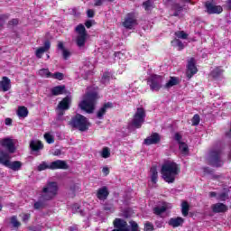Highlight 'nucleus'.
I'll return each mask as SVG.
<instances>
[{
  "label": "nucleus",
  "mask_w": 231,
  "mask_h": 231,
  "mask_svg": "<svg viewBox=\"0 0 231 231\" xmlns=\"http://www.w3.org/2000/svg\"><path fill=\"white\" fill-rule=\"evenodd\" d=\"M180 165L172 161H167L162 166V178L166 183H174L178 174H180Z\"/></svg>",
  "instance_id": "nucleus-1"
},
{
  "label": "nucleus",
  "mask_w": 231,
  "mask_h": 231,
  "mask_svg": "<svg viewBox=\"0 0 231 231\" xmlns=\"http://www.w3.org/2000/svg\"><path fill=\"white\" fill-rule=\"evenodd\" d=\"M97 100H98V95H97V92H87L79 102V107L81 108L82 111L91 114L95 111Z\"/></svg>",
  "instance_id": "nucleus-2"
},
{
  "label": "nucleus",
  "mask_w": 231,
  "mask_h": 231,
  "mask_svg": "<svg viewBox=\"0 0 231 231\" xmlns=\"http://www.w3.org/2000/svg\"><path fill=\"white\" fill-rule=\"evenodd\" d=\"M116 229L112 231H141L140 226L135 221L131 220L129 222V226L127 222L122 218H116L113 222Z\"/></svg>",
  "instance_id": "nucleus-3"
},
{
  "label": "nucleus",
  "mask_w": 231,
  "mask_h": 231,
  "mask_svg": "<svg viewBox=\"0 0 231 231\" xmlns=\"http://www.w3.org/2000/svg\"><path fill=\"white\" fill-rule=\"evenodd\" d=\"M42 199L45 201H51L57 198L59 194V184L57 182H49L42 189Z\"/></svg>",
  "instance_id": "nucleus-4"
},
{
  "label": "nucleus",
  "mask_w": 231,
  "mask_h": 231,
  "mask_svg": "<svg viewBox=\"0 0 231 231\" xmlns=\"http://www.w3.org/2000/svg\"><path fill=\"white\" fill-rule=\"evenodd\" d=\"M70 125L79 131L84 132L89 129V120L82 115H76L70 121Z\"/></svg>",
  "instance_id": "nucleus-5"
},
{
  "label": "nucleus",
  "mask_w": 231,
  "mask_h": 231,
  "mask_svg": "<svg viewBox=\"0 0 231 231\" xmlns=\"http://www.w3.org/2000/svg\"><path fill=\"white\" fill-rule=\"evenodd\" d=\"M10 154L0 151V164L5 165V167H8L12 169V171H21V167H23V163L19 161L10 162Z\"/></svg>",
  "instance_id": "nucleus-6"
},
{
  "label": "nucleus",
  "mask_w": 231,
  "mask_h": 231,
  "mask_svg": "<svg viewBox=\"0 0 231 231\" xmlns=\"http://www.w3.org/2000/svg\"><path fill=\"white\" fill-rule=\"evenodd\" d=\"M143 122H145V109H143V107H138L134 115L130 125L135 129H140L143 125Z\"/></svg>",
  "instance_id": "nucleus-7"
},
{
  "label": "nucleus",
  "mask_w": 231,
  "mask_h": 231,
  "mask_svg": "<svg viewBox=\"0 0 231 231\" xmlns=\"http://www.w3.org/2000/svg\"><path fill=\"white\" fill-rule=\"evenodd\" d=\"M76 44L79 48H84L86 46V41L88 39V32H86V27L80 24L76 27Z\"/></svg>",
  "instance_id": "nucleus-8"
},
{
  "label": "nucleus",
  "mask_w": 231,
  "mask_h": 231,
  "mask_svg": "<svg viewBox=\"0 0 231 231\" xmlns=\"http://www.w3.org/2000/svg\"><path fill=\"white\" fill-rule=\"evenodd\" d=\"M162 82H163V79L160 76H152L148 80V84L152 91H159L162 88Z\"/></svg>",
  "instance_id": "nucleus-9"
},
{
  "label": "nucleus",
  "mask_w": 231,
  "mask_h": 231,
  "mask_svg": "<svg viewBox=\"0 0 231 231\" xmlns=\"http://www.w3.org/2000/svg\"><path fill=\"white\" fill-rule=\"evenodd\" d=\"M196 73H198V67H196V60H194V58H190L189 60H188L186 75L188 79H192V77H194Z\"/></svg>",
  "instance_id": "nucleus-10"
},
{
  "label": "nucleus",
  "mask_w": 231,
  "mask_h": 231,
  "mask_svg": "<svg viewBox=\"0 0 231 231\" xmlns=\"http://www.w3.org/2000/svg\"><path fill=\"white\" fill-rule=\"evenodd\" d=\"M160 140H162L160 134L153 133L144 140V143L145 145H154L160 143Z\"/></svg>",
  "instance_id": "nucleus-11"
},
{
  "label": "nucleus",
  "mask_w": 231,
  "mask_h": 231,
  "mask_svg": "<svg viewBox=\"0 0 231 231\" xmlns=\"http://www.w3.org/2000/svg\"><path fill=\"white\" fill-rule=\"evenodd\" d=\"M0 143L3 147L7 148L9 152H15V146L14 145V141L12 139H0Z\"/></svg>",
  "instance_id": "nucleus-12"
},
{
  "label": "nucleus",
  "mask_w": 231,
  "mask_h": 231,
  "mask_svg": "<svg viewBox=\"0 0 231 231\" xmlns=\"http://www.w3.org/2000/svg\"><path fill=\"white\" fill-rule=\"evenodd\" d=\"M51 171H55L57 169H68V163L66 161L57 160L50 162Z\"/></svg>",
  "instance_id": "nucleus-13"
},
{
  "label": "nucleus",
  "mask_w": 231,
  "mask_h": 231,
  "mask_svg": "<svg viewBox=\"0 0 231 231\" xmlns=\"http://www.w3.org/2000/svg\"><path fill=\"white\" fill-rule=\"evenodd\" d=\"M135 24H136V18L133 14H128L125 22L123 23V26H125V28H129L130 30L132 28H134Z\"/></svg>",
  "instance_id": "nucleus-14"
},
{
  "label": "nucleus",
  "mask_w": 231,
  "mask_h": 231,
  "mask_svg": "<svg viewBox=\"0 0 231 231\" xmlns=\"http://www.w3.org/2000/svg\"><path fill=\"white\" fill-rule=\"evenodd\" d=\"M212 211L216 214H221L228 211V206L223 203H216L211 206Z\"/></svg>",
  "instance_id": "nucleus-15"
},
{
  "label": "nucleus",
  "mask_w": 231,
  "mask_h": 231,
  "mask_svg": "<svg viewBox=\"0 0 231 231\" xmlns=\"http://www.w3.org/2000/svg\"><path fill=\"white\" fill-rule=\"evenodd\" d=\"M71 105V98L69 97H64L58 105V111H67Z\"/></svg>",
  "instance_id": "nucleus-16"
},
{
  "label": "nucleus",
  "mask_w": 231,
  "mask_h": 231,
  "mask_svg": "<svg viewBox=\"0 0 231 231\" xmlns=\"http://www.w3.org/2000/svg\"><path fill=\"white\" fill-rule=\"evenodd\" d=\"M171 208H172V204L164 202L162 206L154 208V214L160 216V214H163V212H167V210H171Z\"/></svg>",
  "instance_id": "nucleus-17"
},
{
  "label": "nucleus",
  "mask_w": 231,
  "mask_h": 231,
  "mask_svg": "<svg viewBox=\"0 0 231 231\" xmlns=\"http://www.w3.org/2000/svg\"><path fill=\"white\" fill-rule=\"evenodd\" d=\"M208 14H221L223 7L221 5H215L214 4H206Z\"/></svg>",
  "instance_id": "nucleus-18"
},
{
  "label": "nucleus",
  "mask_w": 231,
  "mask_h": 231,
  "mask_svg": "<svg viewBox=\"0 0 231 231\" xmlns=\"http://www.w3.org/2000/svg\"><path fill=\"white\" fill-rule=\"evenodd\" d=\"M51 44L50 42H46L44 43L43 47H40L35 51V55L37 57V59H42V55H44V53H46V51H48V50H50Z\"/></svg>",
  "instance_id": "nucleus-19"
},
{
  "label": "nucleus",
  "mask_w": 231,
  "mask_h": 231,
  "mask_svg": "<svg viewBox=\"0 0 231 231\" xmlns=\"http://www.w3.org/2000/svg\"><path fill=\"white\" fill-rule=\"evenodd\" d=\"M211 77L217 81L223 80V69L220 68L214 69L211 72Z\"/></svg>",
  "instance_id": "nucleus-20"
},
{
  "label": "nucleus",
  "mask_w": 231,
  "mask_h": 231,
  "mask_svg": "<svg viewBox=\"0 0 231 231\" xmlns=\"http://www.w3.org/2000/svg\"><path fill=\"white\" fill-rule=\"evenodd\" d=\"M184 221L185 220L181 217H177L171 218L169 220V225L171 226H173V228H177V226H181Z\"/></svg>",
  "instance_id": "nucleus-21"
},
{
  "label": "nucleus",
  "mask_w": 231,
  "mask_h": 231,
  "mask_svg": "<svg viewBox=\"0 0 231 231\" xmlns=\"http://www.w3.org/2000/svg\"><path fill=\"white\" fill-rule=\"evenodd\" d=\"M113 105L111 103L105 104L97 113V118H104V115H106L107 109H111Z\"/></svg>",
  "instance_id": "nucleus-22"
},
{
  "label": "nucleus",
  "mask_w": 231,
  "mask_h": 231,
  "mask_svg": "<svg viewBox=\"0 0 231 231\" xmlns=\"http://www.w3.org/2000/svg\"><path fill=\"white\" fill-rule=\"evenodd\" d=\"M0 86L3 91H9L10 88H12L10 79H8L7 77H4L0 81Z\"/></svg>",
  "instance_id": "nucleus-23"
},
{
  "label": "nucleus",
  "mask_w": 231,
  "mask_h": 231,
  "mask_svg": "<svg viewBox=\"0 0 231 231\" xmlns=\"http://www.w3.org/2000/svg\"><path fill=\"white\" fill-rule=\"evenodd\" d=\"M58 48L59 50H61L63 59H65V60H68V59L71 57V52L68 49H64V43H62V42H59Z\"/></svg>",
  "instance_id": "nucleus-24"
},
{
  "label": "nucleus",
  "mask_w": 231,
  "mask_h": 231,
  "mask_svg": "<svg viewBox=\"0 0 231 231\" xmlns=\"http://www.w3.org/2000/svg\"><path fill=\"white\" fill-rule=\"evenodd\" d=\"M98 199L104 200L109 196V191L107 190V188L103 187L97 190V194Z\"/></svg>",
  "instance_id": "nucleus-25"
},
{
  "label": "nucleus",
  "mask_w": 231,
  "mask_h": 231,
  "mask_svg": "<svg viewBox=\"0 0 231 231\" xmlns=\"http://www.w3.org/2000/svg\"><path fill=\"white\" fill-rule=\"evenodd\" d=\"M212 161L211 163L214 167H221L223 165V162L219 160V153H211Z\"/></svg>",
  "instance_id": "nucleus-26"
},
{
  "label": "nucleus",
  "mask_w": 231,
  "mask_h": 231,
  "mask_svg": "<svg viewBox=\"0 0 231 231\" xmlns=\"http://www.w3.org/2000/svg\"><path fill=\"white\" fill-rule=\"evenodd\" d=\"M30 147L32 151H41L42 149V143L39 140L31 141Z\"/></svg>",
  "instance_id": "nucleus-27"
},
{
  "label": "nucleus",
  "mask_w": 231,
  "mask_h": 231,
  "mask_svg": "<svg viewBox=\"0 0 231 231\" xmlns=\"http://www.w3.org/2000/svg\"><path fill=\"white\" fill-rule=\"evenodd\" d=\"M178 84H180V79L176 77H171L168 82L166 83L165 88H170L173 86H178Z\"/></svg>",
  "instance_id": "nucleus-28"
},
{
  "label": "nucleus",
  "mask_w": 231,
  "mask_h": 231,
  "mask_svg": "<svg viewBox=\"0 0 231 231\" xmlns=\"http://www.w3.org/2000/svg\"><path fill=\"white\" fill-rule=\"evenodd\" d=\"M19 118H26L28 116V108L25 106H19L17 110Z\"/></svg>",
  "instance_id": "nucleus-29"
},
{
  "label": "nucleus",
  "mask_w": 231,
  "mask_h": 231,
  "mask_svg": "<svg viewBox=\"0 0 231 231\" xmlns=\"http://www.w3.org/2000/svg\"><path fill=\"white\" fill-rule=\"evenodd\" d=\"M190 208V206L189 205V202L187 201H182L181 203V212L182 216L187 217L189 216V210Z\"/></svg>",
  "instance_id": "nucleus-30"
},
{
  "label": "nucleus",
  "mask_w": 231,
  "mask_h": 231,
  "mask_svg": "<svg viewBox=\"0 0 231 231\" xmlns=\"http://www.w3.org/2000/svg\"><path fill=\"white\" fill-rule=\"evenodd\" d=\"M65 87L64 86H57L51 88L52 95L58 96L62 95L64 93Z\"/></svg>",
  "instance_id": "nucleus-31"
},
{
  "label": "nucleus",
  "mask_w": 231,
  "mask_h": 231,
  "mask_svg": "<svg viewBox=\"0 0 231 231\" xmlns=\"http://www.w3.org/2000/svg\"><path fill=\"white\" fill-rule=\"evenodd\" d=\"M38 75L40 77H43L44 79H51V72L48 69H42L38 71Z\"/></svg>",
  "instance_id": "nucleus-32"
},
{
  "label": "nucleus",
  "mask_w": 231,
  "mask_h": 231,
  "mask_svg": "<svg viewBox=\"0 0 231 231\" xmlns=\"http://www.w3.org/2000/svg\"><path fill=\"white\" fill-rule=\"evenodd\" d=\"M179 149L181 154L187 155L189 154V146L185 143H180Z\"/></svg>",
  "instance_id": "nucleus-33"
},
{
  "label": "nucleus",
  "mask_w": 231,
  "mask_h": 231,
  "mask_svg": "<svg viewBox=\"0 0 231 231\" xmlns=\"http://www.w3.org/2000/svg\"><path fill=\"white\" fill-rule=\"evenodd\" d=\"M171 45L174 46V48H178V50H183V48H185V45L176 38L171 41Z\"/></svg>",
  "instance_id": "nucleus-34"
},
{
  "label": "nucleus",
  "mask_w": 231,
  "mask_h": 231,
  "mask_svg": "<svg viewBox=\"0 0 231 231\" xmlns=\"http://www.w3.org/2000/svg\"><path fill=\"white\" fill-rule=\"evenodd\" d=\"M143 6L146 12H149L154 8V5L152 0H148L143 4Z\"/></svg>",
  "instance_id": "nucleus-35"
},
{
  "label": "nucleus",
  "mask_w": 231,
  "mask_h": 231,
  "mask_svg": "<svg viewBox=\"0 0 231 231\" xmlns=\"http://www.w3.org/2000/svg\"><path fill=\"white\" fill-rule=\"evenodd\" d=\"M10 225H12L14 228H19V226H21V222L17 219V217L14 216L10 219Z\"/></svg>",
  "instance_id": "nucleus-36"
},
{
  "label": "nucleus",
  "mask_w": 231,
  "mask_h": 231,
  "mask_svg": "<svg viewBox=\"0 0 231 231\" xmlns=\"http://www.w3.org/2000/svg\"><path fill=\"white\" fill-rule=\"evenodd\" d=\"M100 156L105 159L109 158V156H111V150L107 147H104L100 152Z\"/></svg>",
  "instance_id": "nucleus-37"
},
{
  "label": "nucleus",
  "mask_w": 231,
  "mask_h": 231,
  "mask_svg": "<svg viewBox=\"0 0 231 231\" xmlns=\"http://www.w3.org/2000/svg\"><path fill=\"white\" fill-rule=\"evenodd\" d=\"M45 141L47 142V143H53L55 142V139L54 136H53V134L51 133H46L44 134L43 135Z\"/></svg>",
  "instance_id": "nucleus-38"
},
{
  "label": "nucleus",
  "mask_w": 231,
  "mask_h": 231,
  "mask_svg": "<svg viewBox=\"0 0 231 231\" xmlns=\"http://www.w3.org/2000/svg\"><path fill=\"white\" fill-rule=\"evenodd\" d=\"M175 36L177 37V39H187V37H189V34H187L183 31H178L175 32Z\"/></svg>",
  "instance_id": "nucleus-39"
},
{
  "label": "nucleus",
  "mask_w": 231,
  "mask_h": 231,
  "mask_svg": "<svg viewBox=\"0 0 231 231\" xmlns=\"http://www.w3.org/2000/svg\"><path fill=\"white\" fill-rule=\"evenodd\" d=\"M46 169H50V162H43L38 167V171H46Z\"/></svg>",
  "instance_id": "nucleus-40"
},
{
  "label": "nucleus",
  "mask_w": 231,
  "mask_h": 231,
  "mask_svg": "<svg viewBox=\"0 0 231 231\" xmlns=\"http://www.w3.org/2000/svg\"><path fill=\"white\" fill-rule=\"evenodd\" d=\"M151 180L153 183H156L158 181V171L156 170H151Z\"/></svg>",
  "instance_id": "nucleus-41"
},
{
  "label": "nucleus",
  "mask_w": 231,
  "mask_h": 231,
  "mask_svg": "<svg viewBox=\"0 0 231 231\" xmlns=\"http://www.w3.org/2000/svg\"><path fill=\"white\" fill-rule=\"evenodd\" d=\"M51 79H56L57 80H62L64 79V74L60 72H56L54 74H51Z\"/></svg>",
  "instance_id": "nucleus-42"
},
{
  "label": "nucleus",
  "mask_w": 231,
  "mask_h": 231,
  "mask_svg": "<svg viewBox=\"0 0 231 231\" xmlns=\"http://www.w3.org/2000/svg\"><path fill=\"white\" fill-rule=\"evenodd\" d=\"M8 19L7 15H0V30H3V26L5 25V23H6V20Z\"/></svg>",
  "instance_id": "nucleus-43"
},
{
  "label": "nucleus",
  "mask_w": 231,
  "mask_h": 231,
  "mask_svg": "<svg viewBox=\"0 0 231 231\" xmlns=\"http://www.w3.org/2000/svg\"><path fill=\"white\" fill-rule=\"evenodd\" d=\"M73 212H76L78 214H81V216H84V213L82 212V208H80V206L79 204H76L72 207Z\"/></svg>",
  "instance_id": "nucleus-44"
},
{
  "label": "nucleus",
  "mask_w": 231,
  "mask_h": 231,
  "mask_svg": "<svg viewBox=\"0 0 231 231\" xmlns=\"http://www.w3.org/2000/svg\"><path fill=\"white\" fill-rule=\"evenodd\" d=\"M200 118L199 115H195L191 119L192 125H199Z\"/></svg>",
  "instance_id": "nucleus-45"
},
{
  "label": "nucleus",
  "mask_w": 231,
  "mask_h": 231,
  "mask_svg": "<svg viewBox=\"0 0 231 231\" xmlns=\"http://www.w3.org/2000/svg\"><path fill=\"white\" fill-rule=\"evenodd\" d=\"M152 230H154V226L150 222H146L144 224V231H152Z\"/></svg>",
  "instance_id": "nucleus-46"
},
{
  "label": "nucleus",
  "mask_w": 231,
  "mask_h": 231,
  "mask_svg": "<svg viewBox=\"0 0 231 231\" xmlns=\"http://www.w3.org/2000/svg\"><path fill=\"white\" fill-rule=\"evenodd\" d=\"M172 10H174V14H173V15L175 16V17H178V15H180V12H181V10H182V8L181 7H180V6H178V5H173L172 6Z\"/></svg>",
  "instance_id": "nucleus-47"
},
{
  "label": "nucleus",
  "mask_w": 231,
  "mask_h": 231,
  "mask_svg": "<svg viewBox=\"0 0 231 231\" xmlns=\"http://www.w3.org/2000/svg\"><path fill=\"white\" fill-rule=\"evenodd\" d=\"M20 217H21L22 221H23V223H26L30 219V214H28V213H22L20 215Z\"/></svg>",
  "instance_id": "nucleus-48"
},
{
  "label": "nucleus",
  "mask_w": 231,
  "mask_h": 231,
  "mask_svg": "<svg viewBox=\"0 0 231 231\" xmlns=\"http://www.w3.org/2000/svg\"><path fill=\"white\" fill-rule=\"evenodd\" d=\"M102 80L103 82H109V80H111V73L107 72V73H105L103 75V78H102Z\"/></svg>",
  "instance_id": "nucleus-49"
},
{
  "label": "nucleus",
  "mask_w": 231,
  "mask_h": 231,
  "mask_svg": "<svg viewBox=\"0 0 231 231\" xmlns=\"http://www.w3.org/2000/svg\"><path fill=\"white\" fill-rule=\"evenodd\" d=\"M88 17H95V11L93 9H88L87 11Z\"/></svg>",
  "instance_id": "nucleus-50"
},
{
  "label": "nucleus",
  "mask_w": 231,
  "mask_h": 231,
  "mask_svg": "<svg viewBox=\"0 0 231 231\" xmlns=\"http://www.w3.org/2000/svg\"><path fill=\"white\" fill-rule=\"evenodd\" d=\"M102 172H103L104 176H108V174H109V167H107V166L103 167Z\"/></svg>",
  "instance_id": "nucleus-51"
},
{
  "label": "nucleus",
  "mask_w": 231,
  "mask_h": 231,
  "mask_svg": "<svg viewBox=\"0 0 231 231\" xmlns=\"http://www.w3.org/2000/svg\"><path fill=\"white\" fill-rule=\"evenodd\" d=\"M228 198V195L226 194H221L217 196V199H220V201H225Z\"/></svg>",
  "instance_id": "nucleus-52"
},
{
  "label": "nucleus",
  "mask_w": 231,
  "mask_h": 231,
  "mask_svg": "<svg viewBox=\"0 0 231 231\" xmlns=\"http://www.w3.org/2000/svg\"><path fill=\"white\" fill-rule=\"evenodd\" d=\"M94 23H95L94 21L88 20V21H87V22L85 23V26H86L87 28H91V27L93 26Z\"/></svg>",
  "instance_id": "nucleus-53"
},
{
  "label": "nucleus",
  "mask_w": 231,
  "mask_h": 231,
  "mask_svg": "<svg viewBox=\"0 0 231 231\" xmlns=\"http://www.w3.org/2000/svg\"><path fill=\"white\" fill-rule=\"evenodd\" d=\"M174 139L176 140V142H179V143H181V136L180 135V134H175Z\"/></svg>",
  "instance_id": "nucleus-54"
},
{
  "label": "nucleus",
  "mask_w": 231,
  "mask_h": 231,
  "mask_svg": "<svg viewBox=\"0 0 231 231\" xmlns=\"http://www.w3.org/2000/svg\"><path fill=\"white\" fill-rule=\"evenodd\" d=\"M34 208H36V209L42 208V202H36L34 204Z\"/></svg>",
  "instance_id": "nucleus-55"
},
{
  "label": "nucleus",
  "mask_w": 231,
  "mask_h": 231,
  "mask_svg": "<svg viewBox=\"0 0 231 231\" xmlns=\"http://www.w3.org/2000/svg\"><path fill=\"white\" fill-rule=\"evenodd\" d=\"M5 125H12V119L6 118L5 119Z\"/></svg>",
  "instance_id": "nucleus-56"
},
{
  "label": "nucleus",
  "mask_w": 231,
  "mask_h": 231,
  "mask_svg": "<svg viewBox=\"0 0 231 231\" xmlns=\"http://www.w3.org/2000/svg\"><path fill=\"white\" fill-rule=\"evenodd\" d=\"M60 154V150H56L54 152H53V155L54 156H59Z\"/></svg>",
  "instance_id": "nucleus-57"
},
{
  "label": "nucleus",
  "mask_w": 231,
  "mask_h": 231,
  "mask_svg": "<svg viewBox=\"0 0 231 231\" xmlns=\"http://www.w3.org/2000/svg\"><path fill=\"white\" fill-rule=\"evenodd\" d=\"M164 4L169 6V5H172V2L171 0H164Z\"/></svg>",
  "instance_id": "nucleus-58"
},
{
  "label": "nucleus",
  "mask_w": 231,
  "mask_h": 231,
  "mask_svg": "<svg viewBox=\"0 0 231 231\" xmlns=\"http://www.w3.org/2000/svg\"><path fill=\"white\" fill-rule=\"evenodd\" d=\"M209 196H210V198H216L217 194H216V192H210Z\"/></svg>",
  "instance_id": "nucleus-59"
},
{
  "label": "nucleus",
  "mask_w": 231,
  "mask_h": 231,
  "mask_svg": "<svg viewBox=\"0 0 231 231\" xmlns=\"http://www.w3.org/2000/svg\"><path fill=\"white\" fill-rule=\"evenodd\" d=\"M227 6L231 9V0L227 1Z\"/></svg>",
  "instance_id": "nucleus-60"
},
{
  "label": "nucleus",
  "mask_w": 231,
  "mask_h": 231,
  "mask_svg": "<svg viewBox=\"0 0 231 231\" xmlns=\"http://www.w3.org/2000/svg\"><path fill=\"white\" fill-rule=\"evenodd\" d=\"M13 24H17V23H19L17 20H13L12 21Z\"/></svg>",
  "instance_id": "nucleus-61"
},
{
  "label": "nucleus",
  "mask_w": 231,
  "mask_h": 231,
  "mask_svg": "<svg viewBox=\"0 0 231 231\" xmlns=\"http://www.w3.org/2000/svg\"><path fill=\"white\" fill-rule=\"evenodd\" d=\"M47 59H50V55H47Z\"/></svg>",
  "instance_id": "nucleus-62"
},
{
  "label": "nucleus",
  "mask_w": 231,
  "mask_h": 231,
  "mask_svg": "<svg viewBox=\"0 0 231 231\" xmlns=\"http://www.w3.org/2000/svg\"><path fill=\"white\" fill-rule=\"evenodd\" d=\"M182 1H190V0H182Z\"/></svg>",
  "instance_id": "nucleus-63"
}]
</instances>
